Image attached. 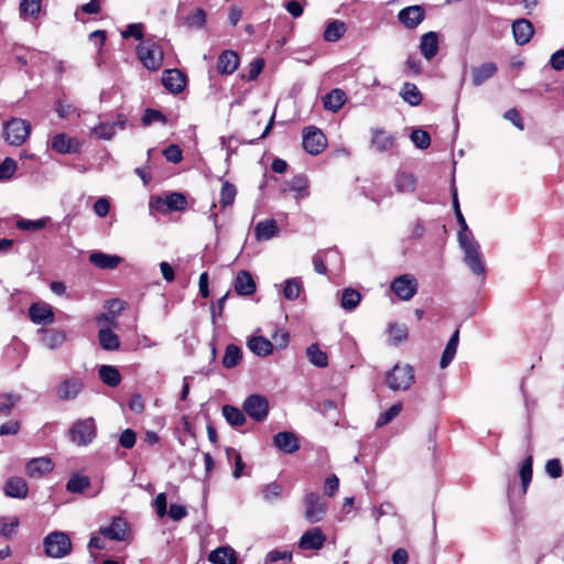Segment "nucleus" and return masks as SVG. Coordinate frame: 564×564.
Here are the masks:
<instances>
[{
	"mask_svg": "<svg viewBox=\"0 0 564 564\" xmlns=\"http://www.w3.org/2000/svg\"><path fill=\"white\" fill-rule=\"evenodd\" d=\"M20 400L21 397L15 393L0 394V415L8 416Z\"/></svg>",
	"mask_w": 564,
	"mask_h": 564,
	"instance_id": "44",
	"label": "nucleus"
},
{
	"mask_svg": "<svg viewBox=\"0 0 564 564\" xmlns=\"http://www.w3.org/2000/svg\"><path fill=\"white\" fill-rule=\"evenodd\" d=\"M550 65L555 70L564 69V50H558L552 54Z\"/></svg>",
	"mask_w": 564,
	"mask_h": 564,
	"instance_id": "64",
	"label": "nucleus"
},
{
	"mask_svg": "<svg viewBox=\"0 0 564 564\" xmlns=\"http://www.w3.org/2000/svg\"><path fill=\"white\" fill-rule=\"evenodd\" d=\"M44 552L48 557L62 558L72 551V542L67 533L54 531L43 540Z\"/></svg>",
	"mask_w": 564,
	"mask_h": 564,
	"instance_id": "3",
	"label": "nucleus"
},
{
	"mask_svg": "<svg viewBox=\"0 0 564 564\" xmlns=\"http://www.w3.org/2000/svg\"><path fill=\"white\" fill-rule=\"evenodd\" d=\"M128 524L124 519L117 517L113 518L110 525L101 527L99 533L105 538L113 541H124L127 535Z\"/></svg>",
	"mask_w": 564,
	"mask_h": 564,
	"instance_id": "16",
	"label": "nucleus"
},
{
	"mask_svg": "<svg viewBox=\"0 0 564 564\" xmlns=\"http://www.w3.org/2000/svg\"><path fill=\"white\" fill-rule=\"evenodd\" d=\"M186 205L187 200L185 195L177 192L170 193L165 196L153 197L150 202V206L156 208L161 213L184 210Z\"/></svg>",
	"mask_w": 564,
	"mask_h": 564,
	"instance_id": "9",
	"label": "nucleus"
},
{
	"mask_svg": "<svg viewBox=\"0 0 564 564\" xmlns=\"http://www.w3.org/2000/svg\"><path fill=\"white\" fill-rule=\"evenodd\" d=\"M239 66V56L235 51H224L217 61V70L223 75L232 74Z\"/></svg>",
	"mask_w": 564,
	"mask_h": 564,
	"instance_id": "18",
	"label": "nucleus"
},
{
	"mask_svg": "<svg viewBox=\"0 0 564 564\" xmlns=\"http://www.w3.org/2000/svg\"><path fill=\"white\" fill-rule=\"evenodd\" d=\"M326 541V535L323 533L321 528H312L306 530L300 541L299 547L304 551H317L321 550Z\"/></svg>",
	"mask_w": 564,
	"mask_h": 564,
	"instance_id": "12",
	"label": "nucleus"
},
{
	"mask_svg": "<svg viewBox=\"0 0 564 564\" xmlns=\"http://www.w3.org/2000/svg\"><path fill=\"white\" fill-rule=\"evenodd\" d=\"M305 512L304 518L308 523H317L324 519L327 513V506L322 497L316 492H308L304 497Z\"/></svg>",
	"mask_w": 564,
	"mask_h": 564,
	"instance_id": "8",
	"label": "nucleus"
},
{
	"mask_svg": "<svg viewBox=\"0 0 564 564\" xmlns=\"http://www.w3.org/2000/svg\"><path fill=\"white\" fill-rule=\"evenodd\" d=\"M223 415L232 426H241L246 422V416L241 410L232 405L223 406Z\"/></svg>",
	"mask_w": 564,
	"mask_h": 564,
	"instance_id": "42",
	"label": "nucleus"
},
{
	"mask_svg": "<svg viewBox=\"0 0 564 564\" xmlns=\"http://www.w3.org/2000/svg\"><path fill=\"white\" fill-rule=\"evenodd\" d=\"M122 37L128 39L130 36L141 41L143 39V24L131 23L127 25L126 30L121 32Z\"/></svg>",
	"mask_w": 564,
	"mask_h": 564,
	"instance_id": "59",
	"label": "nucleus"
},
{
	"mask_svg": "<svg viewBox=\"0 0 564 564\" xmlns=\"http://www.w3.org/2000/svg\"><path fill=\"white\" fill-rule=\"evenodd\" d=\"M498 70V67L492 62L484 63L479 66L471 68V82L474 86H480L486 80L491 78Z\"/></svg>",
	"mask_w": 564,
	"mask_h": 564,
	"instance_id": "25",
	"label": "nucleus"
},
{
	"mask_svg": "<svg viewBox=\"0 0 564 564\" xmlns=\"http://www.w3.org/2000/svg\"><path fill=\"white\" fill-rule=\"evenodd\" d=\"M372 147L379 152H386L393 148L394 138L384 130L378 129L372 132Z\"/></svg>",
	"mask_w": 564,
	"mask_h": 564,
	"instance_id": "34",
	"label": "nucleus"
},
{
	"mask_svg": "<svg viewBox=\"0 0 564 564\" xmlns=\"http://www.w3.org/2000/svg\"><path fill=\"white\" fill-rule=\"evenodd\" d=\"M79 148L80 143L65 133H58L52 140V149L62 154L77 152Z\"/></svg>",
	"mask_w": 564,
	"mask_h": 564,
	"instance_id": "24",
	"label": "nucleus"
},
{
	"mask_svg": "<svg viewBox=\"0 0 564 564\" xmlns=\"http://www.w3.org/2000/svg\"><path fill=\"white\" fill-rule=\"evenodd\" d=\"M347 96L343 89L334 88L323 98V107L332 112H337L346 102Z\"/></svg>",
	"mask_w": 564,
	"mask_h": 564,
	"instance_id": "22",
	"label": "nucleus"
},
{
	"mask_svg": "<svg viewBox=\"0 0 564 564\" xmlns=\"http://www.w3.org/2000/svg\"><path fill=\"white\" fill-rule=\"evenodd\" d=\"M163 86L171 93H181L185 87V77L178 69H165L162 75Z\"/></svg>",
	"mask_w": 564,
	"mask_h": 564,
	"instance_id": "17",
	"label": "nucleus"
},
{
	"mask_svg": "<svg viewBox=\"0 0 564 564\" xmlns=\"http://www.w3.org/2000/svg\"><path fill=\"white\" fill-rule=\"evenodd\" d=\"M243 411L254 421L262 422L269 413L268 400L262 395L251 394L243 402Z\"/></svg>",
	"mask_w": 564,
	"mask_h": 564,
	"instance_id": "10",
	"label": "nucleus"
},
{
	"mask_svg": "<svg viewBox=\"0 0 564 564\" xmlns=\"http://www.w3.org/2000/svg\"><path fill=\"white\" fill-rule=\"evenodd\" d=\"M19 523L20 522L17 517L0 518V534L6 539H10L15 533Z\"/></svg>",
	"mask_w": 564,
	"mask_h": 564,
	"instance_id": "47",
	"label": "nucleus"
},
{
	"mask_svg": "<svg viewBox=\"0 0 564 564\" xmlns=\"http://www.w3.org/2000/svg\"><path fill=\"white\" fill-rule=\"evenodd\" d=\"M279 229L274 219L259 221L254 227V237L257 240H270L276 236Z\"/></svg>",
	"mask_w": 564,
	"mask_h": 564,
	"instance_id": "32",
	"label": "nucleus"
},
{
	"mask_svg": "<svg viewBox=\"0 0 564 564\" xmlns=\"http://www.w3.org/2000/svg\"><path fill=\"white\" fill-rule=\"evenodd\" d=\"M98 375L100 380L109 387H117L121 382V375L113 366H101L98 370Z\"/></svg>",
	"mask_w": 564,
	"mask_h": 564,
	"instance_id": "37",
	"label": "nucleus"
},
{
	"mask_svg": "<svg viewBox=\"0 0 564 564\" xmlns=\"http://www.w3.org/2000/svg\"><path fill=\"white\" fill-rule=\"evenodd\" d=\"M302 282L297 278L288 279L283 289V295L289 301H294L300 296Z\"/></svg>",
	"mask_w": 564,
	"mask_h": 564,
	"instance_id": "45",
	"label": "nucleus"
},
{
	"mask_svg": "<svg viewBox=\"0 0 564 564\" xmlns=\"http://www.w3.org/2000/svg\"><path fill=\"white\" fill-rule=\"evenodd\" d=\"M241 358V351L236 345H228L223 357V365L226 368H234Z\"/></svg>",
	"mask_w": 564,
	"mask_h": 564,
	"instance_id": "46",
	"label": "nucleus"
},
{
	"mask_svg": "<svg viewBox=\"0 0 564 564\" xmlns=\"http://www.w3.org/2000/svg\"><path fill=\"white\" fill-rule=\"evenodd\" d=\"M361 295L358 291L351 288H346L341 292L340 306L346 311H352L359 305Z\"/></svg>",
	"mask_w": 564,
	"mask_h": 564,
	"instance_id": "39",
	"label": "nucleus"
},
{
	"mask_svg": "<svg viewBox=\"0 0 564 564\" xmlns=\"http://www.w3.org/2000/svg\"><path fill=\"white\" fill-rule=\"evenodd\" d=\"M452 197L455 216L457 223L459 224L457 240L459 247L464 251V262L474 274L482 275L485 274L486 269L480 252V246L474 239V235L469 230L466 220L460 212L457 189L454 185L452 186Z\"/></svg>",
	"mask_w": 564,
	"mask_h": 564,
	"instance_id": "1",
	"label": "nucleus"
},
{
	"mask_svg": "<svg viewBox=\"0 0 564 564\" xmlns=\"http://www.w3.org/2000/svg\"><path fill=\"white\" fill-rule=\"evenodd\" d=\"M347 28L345 22L340 20H334L327 24L323 37L326 42H336L343 37Z\"/></svg>",
	"mask_w": 564,
	"mask_h": 564,
	"instance_id": "38",
	"label": "nucleus"
},
{
	"mask_svg": "<svg viewBox=\"0 0 564 564\" xmlns=\"http://www.w3.org/2000/svg\"><path fill=\"white\" fill-rule=\"evenodd\" d=\"M303 148L310 154H318L326 148V138L316 127H307L303 131Z\"/></svg>",
	"mask_w": 564,
	"mask_h": 564,
	"instance_id": "11",
	"label": "nucleus"
},
{
	"mask_svg": "<svg viewBox=\"0 0 564 564\" xmlns=\"http://www.w3.org/2000/svg\"><path fill=\"white\" fill-rule=\"evenodd\" d=\"M519 473L523 490L525 491L532 479V456H528L522 462Z\"/></svg>",
	"mask_w": 564,
	"mask_h": 564,
	"instance_id": "53",
	"label": "nucleus"
},
{
	"mask_svg": "<svg viewBox=\"0 0 564 564\" xmlns=\"http://www.w3.org/2000/svg\"><path fill=\"white\" fill-rule=\"evenodd\" d=\"M545 471L551 478H560L563 474V468L560 459L552 458L546 462Z\"/></svg>",
	"mask_w": 564,
	"mask_h": 564,
	"instance_id": "60",
	"label": "nucleus"
},
{
	"mask_svg": "<svg viewBox=\"0 0 564 564\" xmlns=\"http://www.w3.org/2000/svg\"><path fill=\"white\" fill-rule=\"evenodd\" d=\"M208 561L213 564H237V554L230 546H219L209 553Z\"/></svg>",
	"mask_w": 564,
	"mask_h": 564,
	"instance_id": "26",
	"label": "nucleus"
},
{
	"mask_svg": "<svg viewBox=\"0 0 564 564\" xmlns=\"http://www.w3.org/2000/svg\"><path fill=\"white\" fill-rule=\"evenodd\" d=\"M398 19L408 29L416 28L424 19V10L421 6H410L402 9Z\"/></svg>",
	"mask_w": 564,
	"mask_h": 564,
	"instance_id": "14",
	"label": "nucleus"
},
{
	"mask_svg": "<svg viewBox=\"0 0 564 564\" xmlns=\"http://www.w3.org/2000/svg\"><path fill=\"white\" fill-rule=\"evenodd\" d=\"M90 485V480L87 476L75 474L66 484V489L73 494L83 492Z\"/></svg>",
	"mask_w": 564,
	"mask_h": 564,
	"instance_id": "43",
	"label": "nucleus"
},
{
	"mask_svg": "<svg viewBox=\"0 0 564 564\" xmlns=\"http://www.w3.org/2000/svg\"><path fill=\"white\" fill-rule=\"evenodd\" d=\"M306 356L310 362L316 367L324 368L328 365V357L317 344H312L306 349Z\"/></svg>",
	"mask_w": 564,
	"mask_h": 564,
	"instance_id": "40",
	"label": "nucleus"
},
{
	"mask_svg": "<svg viewBox=\"0 0 564 564\" xmlns=\"http://www.w3.org/2000/svg\"><path fill=\"white\" fill-rule=\"evenodd\" d=\"M237 196V188L228 181H224L220 189L219 204L223 209L231 206Z\"/></svg>",
	"mask_w": 564,
	"mask_h": 564,
	"instance_id": "41",
	"label": "nucleus"
},
{
	"mask_svg": "<svg viewBox=\"0 0 564 564\" xmlns=\"http://www.w3.org/2000/svg\"><path fill=\"white\" fill-rule=\"evenodd\" d=\"M4 494L8 497L22 499L29 491L26 481L22 477H10L4 484Z\"/></svg>",
	"mask_w": 564,
	"mask_h": 564,
	"instance_id": "23",
	"label": "nucleus"
},
{
	"mask_svg": "<svg viewBox=\"0 0 564 564\" xmlns=\"http://www.w3.org/2000/svg\"><path fill=\"white\" fill-rule=\"evenodd\" d=\"M281 490L282 488L279 484L270 482L262 490L263 499L267 501L278 499L281 496Z\"/></svg>",
	"mask_w": 564,
	"mask_h": 564,
	"instance_id": "61",
	"label": "nucleus"
},
{
	"mask_svg": "<svg viewBox=\"0 0 564 564\" xmlns=\"http://www.w3.org/2000/svg\"><path fill=\"white\" fill-rule=\"evenodd\" d=\"M163 155L171 163H180L183 159L182 150L177 144H170L165 148Z\"/></svg>",
	"mask_w": 564,
	"mask_h": 564,
	"instance_id": "58",
	"label": "nucleus"
},
{
	"mask_svg": "<svg viewBox=\"0 0 564 564\" xmlns=\"http://www.w3.org/2000/svg\"><path fill=\"white\" fill-rule=\"evenodd\" d=\"M235 290L239 295L248 296L254 293L256 283L247 271H239L235 280Z\"/></svg>",
	"mask_w": 564,
	"mask_h": 564,
	"instance_id": "29",
	"label": "nucleus"
},
{
	"mask_svg": "<svg viewBox=\"0 0 564 564\" xmlns=\"http://www.w3.org/2000/svg\"><path fill=\"white\" fill-rule=\"evenodd\" d=\"M185 23L192 29H202L206 23V13L203 9H196L186 17Z\"/></svg>",
	"mask_w": 564,
	"mask_h": 564,
	"instance_id": "51",
	"label": "nucleus"
},
{
	"mask_svg": "<svg viewBox=\"0 0 564 564\" xmlns=\"http://www.w3.org/2000/svg\"><path fill=\"white\" fill-rule=\"evenodd\" d=\"M18 169L17 162L11 158H6L0 163V181H6L12 177Z\"/></svg>",
	"mask_w": 564,
	"mask_h": 564,
	"instance_id": "55",
	"label": "nucleus"
},
{
	"mask_svg": "<svg viewBox=\"0 0 564 564\" xmlns=\"http://www.w3.org/2000/svg\"><path fill=\"white\" fill-rule=\"evenodd\" d=\"M83 389L80 379L69 378L65 379L56 389V393L62 400L74 399Z\"/></svg>",
	"mask_w": 564,
	"mask_h": 564,
	"instance_id": "21",
	"label": "nucleus"
},
{
	"mask_svg": "<svg viewBox=\"0 0 564 564\" xmlns=\"http://www.w3.org/2000/svg\"><path fill=\"white\" fill-rule=\"evenodd\" d=\"M420 51L426 59H432L436 56L438 52V40L435 32H429L422 36Z\"/></svg>",
	"mask_w": 564,
	"mask_h": 564,
	"instance_id": "31",
	"label": "nucleus"
},
{
	"mask_svg": "<svg viewBox=\"0 0 564 564\" xmlns=\"http://www.w3.org/2000/svg\"><path fill=\"white\" fill-rule=\"evenodd\" d=\"M31 132V124L21 118H12L3 124L6 141L14 147L23 144Z\"/></svg>",
	"mask_w": 564,
	"mask_h": 564,
	"instance_id": "6",
	"label": "nucleus"
},
{
	"mask_svg": "<svg viewBox=\"0 0 564 564\" xmlns=\"http://www.w3.org/2000/svg\"><path fill=\"white\" fill-rule=\"evenodd\" d=\"M248 348L259 357H265L272 352V343L262 336H256L249 339Z\"/></svg>",
	"mask_w": 564,
	"mask_h": 564,
	"instance_id": "36",
	"label": "nucleus"
},
{
	"mask_svg": "<svg viewBox=\"0 0 564 564\" xmlns=\"http://www.w3.org/2000/svg\"><path fill=\"white\" fill-rule=\"evenodd\" d=\"M98 340L105 350L113 351L120 348L119 336L108 326L98 330Z\"/></svg>",
	"mask_w": 564,
	"mask_h": 564,
	"instance_id": "30",
	"label": "nucleus"
},
{
	"mask_svg": "<svg viewBox=\"0 0 564 564\" xmlns=\"http://www.w3.org/2000/svg\"><path fill=\"white\" fill-rule=\"evenodd\" d=\"M402 410L401 403H395L391 405L386 412L380 414V416L377 420V426H383L388 423H390Z\"/></svg>",
	"mask_w": 564,
	"mask_h": 564,
	"instance_id": "56",
	"label": "nucleus"
},
{
	"mask_svg": "<svg viewBox=\"0 0 564 564\" xmlns=\"http://www.w3.org/2000/svg\"><path fill=\"white\" fill-rule=\"evenodd\" d=\"M42 344L48 349H56L66 341V333L61 329H42Z\"/></svg>",
	"mask_w": 564,
	"mask_h": 564,
	"instance_id": "28",
	"label": "nucleus"
},
{
	"mask_svg": "<svg viewBox=\"0 0 564 564\" xmlns=\"http://www.w3.org/2000/svg\"><path fill=\"white\" fill-rule=\"evenodd\" d=\"M390 288L399 300L409 301L417 293L419 283L414 275L405 273L394 278Z\"/></svg>",
	"mask_w": 564,
	"mask_h": 564,
	"instance_id": "7",
	"label": "nucleus"
},
{
	"mask_svg": "<svg viewBox=\"0 0 564 564\" xmlns=\"http://www.w3.org/2000/svg\"><path fill=\"white\" fill-rule=\"evenodd\" d=\"M29 317L36 325H50L55 319L53 307L47 303H33L29 308Z\"/></svg>",
	"mask_w": 564,
	"mask_h": 564,
	"instance_id": "13",
	"label": "nucleus"
},
{
	"mask_svg": "<svg viewBox=\"0 0 564 564\" xmlns=\"http://www.w3.org/2000/svg\"><path fill=\"white\" fill-rule=\"evenodd\" d=\"M411 141L415 144L419 149H427L431 143L430 134L422 129H414L410 135Z\"/></svg>",
	"mask_w": 564,
	"mask_h": 564,
	"instance_id": "52",
	"label": "nucleus"
},
{
	"mask_svg": "<svg viewBox=\"0 0 564 564\" xmlns=\"http://www.w3.org/2000/svg\"><path fill=\"white\" fill-rule=\"evenodd\" d=\"M404 102L412 107L419 106L422 102V94L417 86L413 83H404L399 93Z\"/></svg>",
	"mask_w": 564,
	"mask_h": 564,
	"instance_id": "33",
	"label": "nucleus"
},
{
	"mask_svg": "<svg viewBox=\"0 0 564 564\" xmlns=\"http://www.w3.org/2000/svg\"><path fill=\"white\" fill-rule=\"evenodd\" d=\"M54 468V464L48 457H36L28 462L25 471L31 478H40L51 473Z\"/></svg>",
	"mask_w": 564,
	"mask_h": 564,
	"instance_id": "15",
	"label": "nucleus"
},
{
	"mask_svg": "<svg viewBox=\"0 0 564 564\" xmlns=\"http://www.w3.org/2000/svg\"><path fill=\"white\" fill-rule=\"evenodd\" d=\"M292 552L290 551H280V550H272L267 555V561L274 563L278 561H285L291 562L292 561Z\"/></svg>",
	"mask_w": 564,
	"mask_h": 564,
	"instance_id": "63",
	"label": "nucleus"
},
{
	"mask_svg": "<svg viewBox=\"0 0 564 564\" xmlns=\"http://www.w3.org/2000/svg\"><path fill=\"white\" fill-rule=\"evenodd\" d=\"M117 130V123L101 122L97 127L93 128L91 133L102 140H110Z\"/></svg>",
	"mask_w": 564,
	"mask_h": 564,
	"instance_id": "48",
	"label": "nucleus"
},
{
	"mask_svg": "<svg viewBox=\"0 0 564 564\" xmlns=\"http://www.w3.org/2000/svg\"><path fill=\"white\" fill-rule=\"evenodd\" d=\"M20 9L23 15L36 17L41 10V0H21Z\"/></svg>",
	"mask_w": 564,
	"mask_h": 564,
	"instance_id": "57",
	"label": "nucleus"
},
{
	"mask_svg": "<svg viewBox=\"0 0 564 564\" xmlns=\"http://www.w3.org/2000/svg\"><path fill=\"white\" fill-rule=\"evenodd\" d=\"M140 62L149 70H158L163 63V48L153 39H147L137 46Z\"/></svg>",
	"mask_w": 564,
	"mask_h": 564,
	"instance_id": "2",
	"label": "nucleus"
},
{
	"mask_svg": "<svg viewBox=\"0 0 564 564\" xmlns=\"http://www.w3.org/2000/svg\"><path fill=\"white\" fill-rule=\"evenodd\" d=\"M274 445L286 454H292L300 448L299 440L292 432H279L273 437Z\"/></svg>",
	"mask_w": 564,
	"mask_h": 564,
	"instance_id": "19",
	"label": "nucleus"
},
{
	"mask_svg": "<svg viewBox=\"0 0 564 564\" xmlns=\"http://www.w3.org/2000/svg\"><path fill=\"white\" fill-rule=\"evenodd\" d=\"M89 261L100 269H116L122 261V259L119 256L116 254H107L104 252H93L89 256Z\"/></svg>",
	"mask_w": 564,
	"mask_h": 564,
	"instance_id": "27",
	"label": "nucleus"
},
{
	"mask_svg": "<svg viewBox=\"0 0 564 564\" xmlns=\"http://www.w3.org/2000/svg\"><path fill=\"white\" fill-rule=\"evenodd\" d=\"M395 187L399 192H413L415 188V178L412 174L400 173L395 178Z\"/></svg>",
	"mask_w": 564,
	"mask_h": 564,
	"instance_id": "50",
	"label": "nucleus"
},
{
	"mask_svg": "<svg viewBox=\"0 0 564 564\" xmlns=\"http://www.w3.org/2000/svg\"><path fill=\"white\" fill-rule=\"evenodd\" d=\"M137 435L134 431L127 429L124 430L120 437H119V444L127 449L132 448L135 445Z\"/></svg>",
	"mask_w": 564,
	"mask_h": 564,
	"instance_id": "62",
	"label": "nucleus"
},
{
	"mask_svg": "<svg viewBox=\"0 0 564 564\" xmlns=\"http://www.w3.org/2000/svg\"><path fill=\"white\" fill-rule=\"evenodd\" d=\"M459 341V330L456 329L451 336L440 360V367L445 369L455 358Z\"/></svg>",
	"mask_w": 564,
	"mask_h": 564,
	"instance_id": "35",
	"label": "nucleus"
},
{
	"mask_svg": "<svg viewBox=\"0 0 564 564\" xmlns=\"http://www.w3.org/2000/svg\"><path fill=\"white\" fill-rule=\"evenodd\" d=\"M414 381V370L410 365H395L386 376V383L392 391H405Z\"/></svg>",
	"mask_w": 564,
	"mask_h": 564,
	"instance_id": "5",
	"label": "nucleus"
},
{
	"mask_svg": "<svg viewBox=\"0 0 564 564\" xmlns=\"http://www.w3.org/2000/svg\"><path fill=\"white\" fill-rule=\"evenodd\" d=\"M48 220H50L48 217H43V218H40L36 220L19 219L17 221V227L20 230L36 231V230H41L42 228H44L46 226V224L48 223Z\"/></svg>",
	"mask_w": 564,
	"mask_h": 564,
	"instance_id": "49",
	"label": "nucleus"
},
{
	"mask_svg": "<svg viewBox=\"0 0 564 564\" xmlns=\"http://www.w3.org/2000/svg\"><path fill=\"white\" fill-rule=\"evenodd\" d=\"M390 338L394 344L404 341L408 338V327L404 324H391L389 327Z\"/></svg>",
	"mask_w": 564,
	"mask_h": 564,
	"instance_id": "54",
	"label": "nucleus"
},
{
	"mask_svg": "<svg viewBox=\"0 0 564 564\" xmlns=\"http://www.w3.org/2000/svg\"><path fill=\"white\" fill-rule=\"evenodd\" d=\"M69 440L77 446L89 445L97 435V426L93 417L77 420L68 431Z\"/></svg>",
	"mask_w": 564,
	"mask_h": 564,
	"instance_id": "4",
	"label": "nucleus"
},
{
	"mask_svg": "<svg viewBox=\"0 0 564 564\" xmlns=\"http://www.w3.org/2000/svg\"><path fill=\"white\" fill-rule=\"evenodd\" d=\"M512 33L514 41L519 45H524L531 40L534 33V29L530 21L525 19H519L512 23Z\"/></svg>",
	"mask_w": 564,
	"mask_h": 564,
	"instance_id": "20",
	"label": "nucleus"
}]
</instances>
